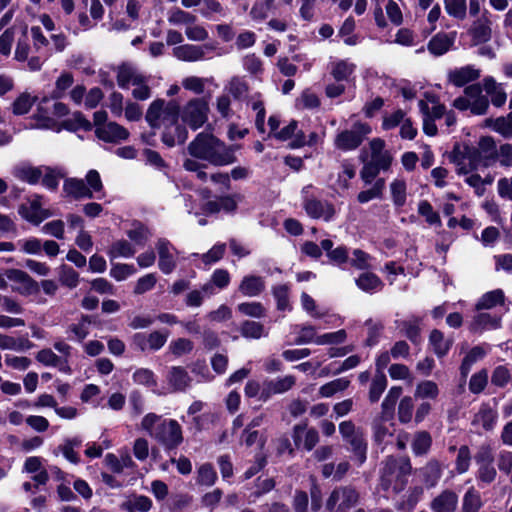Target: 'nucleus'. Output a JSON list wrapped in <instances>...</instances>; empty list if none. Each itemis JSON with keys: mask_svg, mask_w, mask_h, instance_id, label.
I'll return each instance as SVG.
<instances>
[{"mask_svg": "<svg viewBox=\"0 0 512 512\" xmlns=\"http://www.w3.org/2000/svg\"><path fill=\"white\" fill-rule=\"evenodd\" d=\"M356 285L364 292H373L383 286L382 280L375 273L365 272L356 279Z\"/></svg>", "mask_w": 512, "mask_h": 512, "instance_id": "nucleus-35", "label": "nucleus"}, {"mask_svg": "<svg viewBox=\"0 0 512 512\" xmlns=\"http://www.w3.org/2000/svg\"><path fill=\"white\" fill-rule=\"evenodd\" d=\"M449 81L456 87H463L468 83L477 80L480 77V72L472 66H464L456 68L449 72Z\"/></svg>", "mask_w": 512, "mask_h": 512, "instance_id": "nucleus-22", "label": "nucleus"}, {"mask_svg": "<svg viewBox=\"0 0 512 512\" xmlns=\"http://www.w3.org/2000/svg\"><path fill=\"white\" fill-rule=\"evenodd\" d=\"M488 383V373L485 369L472 375L469 381V390L473 394H480Z\"/></svg>", "mask_w": 512, "mask_h": 512, "instance_id": "nucleus-64", "label": "nucleus"}, {"mask_svg": "<svg viewBox=\"0 0 512 512\" xmlns=\"http://www.w3.org/2000/svg\"><path fill=\"white\" fill-rule=\"evenodd\" d=\"M265 289V282L261 276L248 275L243 277L239 291L244 296L255 297L260 295Z\"/></svg>", "mask_w": 512, "mask_h": 512, "instance_id": "nucleus-25", "label": "nucleus"}, {"mask_svg": "<svg viewBox=\"0 0 512 512\" xmlns=\"http://www.w3.org/2000/svg\"><path fill=\"white\" fill-rule=\"evenodd\" d=\"M37 359L47 365L58 368L62 372H68L69 366L65 354H37Z\"/></svg>", "mask_w": 512, "mask_h": 512, "instance_id": "nucleus-44", "label": "nucleus"}, {"mask_svg": "<svg viewBox=\"0 0 512 512\" xmlns=\"http://www.w3.org/2000/svg\"><path fill=\"white\" fill-rule=\"evenodd\" d=\"M5 276L13 282L21 284V286L13 287V291L23 296L36 295L40 291V286L27 272L20 269H7Z\"/></svg>", "mask_w": 512, "mask_h": 512, "instance_id": "nucleus-8", "label": "nucleus"}, {"mask_svg": "<svg viewBox=\"0 0 512 512\" xmlns=\"http://www.w3.org/2000/svg\"><path fill=\"white\" fill-rule=\"evenodd\" d=\"M240 313L254 318L265 316V308L260 302H243L237 306Z\"/></svg>", "mask_w": 512, "mask_h": 512, "instance_id": "nucleus-60", "label": "nucleus"}, {"mask_svg": "<svg viewBox=\"0 0 512 512\" xmlns=\"http://www.w3.org/2000/svg\"><path fill=\"white\" fill-rule=\"evenodd\" d=\"M134 253L135 250L132 247V245L127 240L124 239L114 242L108 251V255L111 258H116L119 256L128 258L132 257Z\"/></svg>", "mask_w": 512, "mask_h": 512, "instance_id": "nucleus-52", "label": "nucleus"}, {"mask_svg": "<svg viewBox=\"0 0 512 512\" xmlns=\"http://www.w3.org/2000/svg\"><path fill=\"white\" fill-rule=\"evenodd\" d=\"M217 479L216 471L210 463L202 464L197 470V483L203 486H212Z\"/></svg>", "mask_w": 512, "mask_h": 512, "instance_id": "nucleus-51", "label": "nucleus"}, {"mask_svg": "<svg viewBox=\"0 0 512 512\" xmlns=\"http://www.w3.org/2000/svg\"><path fill=\"white\" fill-rule=\"evenodd\" d=\"M32 344L28 339L14 338L8 335L0 334V349L22 350L31 348Z\"/></svg>", "mask_w": 512, "mask_h": 512, "instance_id": "nucleus-49", "label": "nucleus"}, {"mask_svg": "<svg viewBox=\"0 0 512 512\" xmlns=\"http://www.w3.org/2000/svg\"><path fill=\"white\" fill-rule=\"evenodd\" d=\"M189 381L190 378L184 369L174 367L171 370L169 382L176 390H184L189 385Z\"/></svg>", "mask_w": 512, "mask_h": 512, "instance_id": "nucleus-56", "label": "nucleus"}, {"mask_svg": "<svg viewBox=\"0 0 512 512\" xmlns=\"http://www.w3.org/2000/svg\"><path fill=\"white\" fill-rule=\"evenodd\" d=\"M364 326L367 329V336L364 340L365 348H373L379 342L383 336L384 325L380 321H374L373 319H367L364 323Z\"/></svg>", "mask_w": 512, "mask_h": 512, "instance_id": "nucleus-27", "label": "nucleus"}, {"mask_svg": "<svg viewBox=\"0 0 512 512\" xmlns=\"http://www.w3.org/2000/svg\"><path fill=\"white\" fill-rule=\"evenodd\" d=\"M37 97H31L27 92L21 93L12 103V113L16 116H22L31 110Z\"/></svg>", "mask_w": 512, "mask_h": 512, "instance_id": "nucleus-37", "label": "nucleus"}, {"mask_svg": "<svg viewBox=\"0 0 512 512\" xmlns=\"http://www.w3.org/2000/svg\"><path fill=\"white\" fill-rule=\"evenodd\" d=\"M303 208L309 217L313 219L323 218L326 222L331 221L335 215V207L332 203L322 202L314 197L305 198Z\"/></svg>", "mask_w": 512, "mask_h": 512, "instance_id": "nucleus-11", "label": "nucleus"}, {"mask_svg": "<svg viewBox=\"0 0 512 512\" xmlns=\"http://www.w3.org/2000/svg\"><path fill=\"white\" fill-rule=\"evenodd\" d=\"M361 501L360 492L352 485L335 487L325 502L327 512H350ZM354 512H366L363 508H357Z\"/></svg>", "mask_w": 512, "mask_h": 512, "instance_id": "nucleus-4", "label": "nucleus"}, {"mask_svg": "<svg viewBox=\"0 0 512 512\" xmlns=\"http://www.w3.org/2000/svg\"><path fill=\"white\" fill-rule=\"evenodd\" d=\"M371 132L372 128L368 123L357 121L353 123L351 129H345L337 133L334 146L344 152L356 150Z\"/></svg>", "mask_w": 512, "mask_h": 512, "instance_id": "nucleus-6", "label": "nucleus"}, {"mask_svg": "<svg viewBox=\"0 0 512 512\" xmlns=\"http://www.w3.org/2000/svg\"><path fill=\"white\" fill-rule=\"evenodd\" d=\"M131 225L133 228L126 232L128 238L136 245L144 246L152 236L151 230L140 220H133Z\"/></svg>", "mask_w": 512, "mask_h": 512, "instance_id": "nucleus-26", "label": "nucleus"}, {"mask_svg": "<svg viewBox=\"0 0 512 512\" xmlns=\"http://www.w3.org/2000/svg\"><path fill=\"white\" fill-rule=\"evenodd\" d=\"M422 481L427 488L435 487L442 477V467L438 460L431 459L421 468Z\"/></svg>", "mask_w": 512, "mask_h": 512, "instance_id": "nucleus-24", "label": "nucleus"}, {"mask_svg": "<svg viewBox=\"0 0 512 512\" xmlns=\"http://www.w3.org/2000/svg\"><path fill=\"white\" fill-rule=\"evenodd\" d=\"M498 420V411L495 407H492L489 403H482L477 413H475L472 425L480 426L485 431H492Z\"/></svg>", "mask_w": 512, "mask_h": 512, "instance_id": "nucleus-15", "label": "nucleus"}, {"mask_svg": "<svg viewBox=\"0 0 512 512\" xmlns=\"http://www.w3.org/2000/svg\"><path fill=\"white\" fill-rule=\"evenodd\" d=\"M481 507L480 493L474 487L469 488L462 498L461 512H478Z\"/></svg>", "mask_w": 512, "mask_h": 512, "instance_id": "nucleus-34", "label": "nucleus"}, {"mask_svg": "<svg viewBox=\"0 0 512 512\" xmlns=\"http://www.w3.org/2000/svg\"><path fill=\"white\" fill-rule=\"evenodd\" d=\"M159 256L158 267L163 274H171L176 268V260L170 249H175L166 238H159L156 243Z\"/></svg>", "mask_w": 512, "mask_h": 512, "instance_id": "nucleus-14", "label": "nucleus"}, {"mask_svg": "<svg viewBox=\"0 0 512 512\" xmlns=\"http://www.w3.org/2000/svg\"><path fill=\"white\" fill-rule=\"evenodd\" d=\"M456 32H438L428 42L427 49L434 56H442L454 45Z\"/></svg>", "mask_w": 512, "mask_h": 512, "instance_id": "nucleus-16", "label": "nucleus"}, {"mask_svg": "<svg viewBox=\"0 0 512 512\" xmlns=\"http://www.w3.org/2000/svg\"><path fill=\"white\" fill-rule=\"evenodd\" d=\"M501 325V318L489 313H478L469 324V331L480 334L487 329H497Z\"/></svg>", "mask_w": 512, "mask_h": 512, "instance_id": "nucleus-20", "label": "nucleus"}, {"mask_svg": "<svg viewBox=\"0 0 512 512\" xmlns=\"http://www.w3.org/2000/svg\"><path fill=\"white\" fill-rule=\"evenodd\" d=\"M398 328L416 347L422 342L420 319L415 317L412 320H403L398 325Z\"/></svg>", "mask_w": 512, "mask_h": 512, "instance_id": "nucleus-29", "label": "nucleus"}, {"mask_svg": "<svg viewBox=\"0 0 512 512\" xmlns=\"http://www.w3.org/2000/svg\"><path fill=\"white\" fill-rule=\"evenodd\" d=\"M424 489L421 486L411 487L398 503L397 509L402 512H411L422 499Z\"/></svg>", "mask_w": 512, "mask_h": 512, "instance_id": "nucleus-30", "label": "nucleus"}, {"mask_svg": "<svg viewBox=\"0 0 512 512\" xmlns=\"http://www.w3.org/2000/svg\"><path fill=\"white\" fill-rule=\"evenodd\" d=\"M174 56L179 60L194 62L204 58V51L196 45H180L173 49Z\"/></svg>", "mask_w": 512, "mask_h": 512, "instance_id": "nucleus-28", "label": "nucleus"}, {"mask_svg": "<svg viewBox=\"0 0 512 512\" xmlns=\"http://www.w3.org/2000/svg\"><path fill=\"white\" fill-rule=\"evenodd\" d=\"M165 101L163 99L154 100L148 107L145 119L152 129L160 127V117L163 114Z\"/></svg>", "mask_w": 512, "mask_h": 512, "instance_id": "nucleus-36", "label": "nucleus"}, {"mask_svg": "<svg viewBox=\"0 0 512 512\" xmlns=\"http://www.w3.org/2000/svg\"><path fill=\"white\" fill-rule=\"evenodd\" d=\"M181 114L180 105L176 100H170L163 107V120L169 121L170 126L178 123Z\"/></svg>", "mask_w": 512, "mask_h": 512, "instance_id": "nucleus-63", "label": "nucleus"}, {"mask_svg": "<svg viewBox=\"0 0 512 512\" xmlns=\"http://www.w3.org/2000/svg\"><path fill=\"white\" fill-rule=\"evenodd\" d=\"M457 506L458 495L450 489L443 490L430 503L433 512H455Z\"/></svg>", "mask_w": 512, "mask_h": 512, "instance_id": "nucleus-17", "label": "nucleus"}, {"mask_svg": "<svg viewBox=\"0 0 512 512\" xmlns=\"http://www.w3.org/2000/svg\"><path fill=\"white\" fill-rule=\"evenodd\" d=\"M469 34L476 44H482L490 41L492 37L491 26L474 22L469 29Z\"/></svg>", "mask_w": 512, "mask_h": 512, "instance_id": "nucleus-47", "label": "nucleus"}, {"mask_svg": "<svg viewBox=\"0 0 512 512\" xmlns=\"http://www.w3.org/2000/svg\"><path fill=\"white\" fill-rule=\"evenodd\" d=\"M63 192L66 197H71L75 200L93 198L92 191L87 187L84 180L79 178H66L63 183Z\"/></svg>", "mask_w": 512, "mask_h": 512, "instance_id": "nucleus-19", "label": "nucleus"}, {"mask_svg": "<svg viewBox=\"0 0 512 512\" xmlns=\"http://www.w3.org/2000/svg\"><path fill=\"white\" fill-rule=\"evenodd\" d=\"M486 124H493V130L502 135L504 138L512 137V124L509 122V120H507L506 116H500L494 120L491 118L486 119Z\"/></svg>", "mask_w": 512, "mask_h": 512, "instance_id": "nucleus-55", "label": "nucleus"}, {"mask_svg": "<svg viewBox=\"0 0 512 512\" xmlns=\"http://www.w3.org/2000/svg\"><path fill=\"white\" fill-rule=\"evenodd\" d=\"M146 82V77L136 74L134 68L127 62L117 67V84L121 89H128L129 84L140 85Z\"/></svg>", "mask_w": 512, "mask_h": 512, "instance_id": "nucleus-18", "label": "nucleus"}, {"mask_svg": "<svg viewBox=\"0 0 512 512\" xmlns=\"http://www.w3.org/2000/svg\"><path fill=\"white\" fill-rule=\"evenodd\" d=\"M95 135L106 143H118L129 138V131L117 122L110 121L104 128L95 129Z\"/></svg>", "mask_w": 512, "mask_h": 512, "instance_id": "nucleus-13", "label": "nucleus"}, {"mask_svg": "<svg viewBox=\"0 0 512 512\" xmlns=\"http://www.w3.org/2000/svg\"><path fill=\"white\" fill-rule=\"evenodd\" d=\"M15 176L30 185H37L42 178V170L40 167L26 165L17 168Z\"/></svg>", "mask_w": 512, "mask_h": 512, "instance_id": "nucleus-33", "label": "nucleus"}, {"mask_svg": "<svg viewBox=\"0 0 512 512\" xmlns=\"http://www.w3.org/2000/svg\"><path fill=\"white\" fill-rule=\"evenodd\" d=\"M431 445L432 437L427 431L416 432L411 443L412 451L416 456L426 455Z\"/></svg>", "mask_w": 512, "mask_h": 512, "instance_id": "nucleus-32", "label": "nucleus"}, {"mask_svg": "<svg viewBox=\"0 0 512 512\" xmlns=\"http://www.w3.org/2000/svg\"><path fill=\"white\" fill-rule=\"evenodd\" d=\"M350 381L347 378H337L322 385L319 389L321 397H332L334 394L340 391H344L348 388Z\"/></svg>", "mask_w": 512, "mask_h": 512, "instance_id": "nucleus-43", "label": "nucleus"}, {"mask_svg": "<svg viewBox=\"0 0 512 512\" xmlns=\"http://www.w3.org/2000/svg\"><path fill=\"white\" fill-rule=\"evenodd\" d=\"M339 433L349 445V449L356 457L358 463L362 465L366 461L368 448L363 430L352 421L347 420L339 424Z\"/></svg>", "mask_w": 512, "mask_h": 512, "instance_id": "nucleus-5", "label": "nucleus"}, {"mask_svg": "<svg viewBox=\"0 0 512 512\" xmlns=\"http://www.w3.org/2000/svg\"><path fill=\"white\" fill-rule=\"evenodd\" d=\"M272 294L276 300V306L279 311L291 309L289 304V286L287 284L274 286Z\"/></svg>", "mask_w": 512, "mask_h": 512, "instance_id": "nucleus-50", "label": "nucleus"}, {"mask_svg": "<svg viewBox=\"0 0 512 512\" xmlns=\"http://www.w3.org/2000/svg\"><path fill=\"white\" fill-rule=\"evenodd\" d=\"M505 301V295L502 289H495L482 295L476 304L477 310L491 309L502 305Z\"/></svg>", "mask_w": 512, "mask_h": 512, "instance_id": "nucleus-31", "label": "nucleus"}, {"mask_svg": "<svg viewBox=\"0 0 512 512\" xmlns=\"http://www.w3.org/2000/svg\"><path fill=\"white\" fill-rule=\"evenodd\" d=\"M30 52V44L28 38V27L24 26L22 35L18 38L14 59L18 62H24L28 59Z\"/></svg>", "mask_w": 512, "mask_h": 512, "instance_id": "nucleus-46", "label": "nucleus"}, {"mask_svg": "<svg viewBox=\"0 0 512 512\" xmlns=\"http://www.w3.org/2000/svg\"><path fill=\"white\" fill-rule=\"evenodd\" d=\"M152 506V500L148 496L132 494L120 504V509L125 512H149Z\"/></svg>", "mask_w": 512, "mask_h": 512, "instance_id": "nucleus-21", "label": "nucleus"}, {"mask_svg": "<svg viewBox=\"0 0 512 512\" xmlns=\"http://www.w3.org/2000/svg\"><path fill=\"white\" fill-rule=\"evenodd\" d=\"M208 110V103L203 98H194L184 106L181 119L192 130H197L207 121Z\"/></svg>", "mask_w": 512, "mask_h": 512, "instance_id": "nucleus-7", "label": "nucleus"}, {"mask_svg": "<svg viewBox=\"0 0 512 512\" xmlns=\"http://www.w3.org/2000/svg\"><path fill=\"white\" fill-rule=\"evenodd\" d=\"M59 281L63 286L74 289L79 283V274L71 266L62 264L59 267Z\"/></svg>", "mask_w": 512, "mask_h": 512, "instance_id": "nucleus-42", "label": "nucleus"}, {"mask_svg": "<svg viewBox=\"0 0 512 512\" xmlns=\"http://www.w3.org/2000/svg\"><path fill=\"white\" fill-rule=\"evenodd\" d=\"M476 479L479 483L488 485L491 484L497 476L496 468L493 463L477 465Z\"/></svg>", "mask_w": 512, "mask_h": 512, "instance_id": "nucleus-61", "label": "nucleus"}, {"mask_svg": "<svg viewBox=\"0 0 512 512\" xmlns=\"http://www.w3.org/2000/svg\"><path fill=\"white\" fill-rule=\"evenodd\" d=\"M242 336L245 338L259 339L264 332V325L250 320H245L240 328Z\"/></svg>", "mask_w": 512, "mask_h": 512, "instance_id": "nucleus-57", "label": "nucleus"}, {"mask_svg": "<svg viewBox=\"0 0 512 512\" xmlns=\"http://www.w3.org/2000/svg\"><path fill=\"white\" fill-rule=\"evenodd\" d=\"M439 395L438 385L431 380H424L417 384L414 396L418 399L434 400Z\"/></svg>", "mask_w": 512, "mask_h": 512, "instance_id": "nucleus-40", "label": "nucleus"}, {"mask_svg": "<svg viewBox=\"0 0 512 512\" xmlns=\"http://www.w3.org/2000/svg\"><path fill=\"white\" fill-rule=\"evenodd\" d=\"M391 197L396 207H403L407 199V185L403 179H395L390 184Z\"/></svg>", "mask_w": 512, "mask_h": 512, "instance_id": "nucleus-38", "label": "nucleus"}, {"mask_svg": "<svg viewBox=\"0 0 512 512\" xmlns=\"http://www.w3.org/2000/svg\"><path fill=\"white\" fill-rule=\"evenodd\" d=\"M471 451L467 445H462L457 450V457L455 459V470L458 474L466 473L471 464Z\"/></svg>", "mask_w": 512, "mask_h": 512, "instance_id": "nucleus-48", "label": "nucleus"}, {"mask_svg": "<svg viewBox=\"0 0 512 512\" xmlns=\"http://www.w3.org/2000/svg\"><path fill=\"white\" fill-rule=\"evenodd\" d=\"M418 214L425 218V221L436 227L442 226V221L438 212L434 211L433 206L428 200H421L418 204Z\"/></svg>", "mask_w": 512, "mask_h": 512, "instance_id": "nucleus-39", "label": "nucleus"}, {"mask_svg": "<svg viewBox=\"0 0 512 512\" xmlns=\"http://www.w3.org/2000/svg\"><path fill=\"white\" fill-rule=\"evenodd\" d=\"M444 7L448 15L451 17L464 20L467 15L466 0H444Z\"/></svg>", "mask_w": 512, "mask_h": 512, "instance_id": "nucleus-41", "label": "nucleus"}, {"mask_svg": "<svg viewBox=\"0 0 512 512\" xmlns=\"http://www.w3.org/2000/svg\"><path fill=\"white\" fill-rule=\"evenodd\" d=\"M240 194H228L217 197L216 200H210L203 204L202 210L205 214H217L221 210L225 213H235L238 208V202L241 201Z\"/></svg>", "mask_w": 512, "mask_h": 512, "instance_id": "nucleus-9", "label": "nucleus"}, {"mask_svg": "<svg viewBox=\"0 0 512 512\" xmlns=\"http://www.w3.org/2000/svg\"><path fill=\"white\" fill-rule=\"evenodd\" d=\"M292 438L296 447L303 446L311 451L319 442V433L315 428H308L306 424H297L293 427Z\"/></svg>", "mask_w": 512, "mask_h": 512, "instance_id": "nucleus-12", "label": "nucleus"}, {"mask_svg": "<svg viewBox=\"0 0 512 512\" xmlns=\"http://www.w3.org/2000/svg\"><path fill=\"white\" fill-rule=\"evenodd\" d=\"M135 273L136 268L133 264L114 263L110 269V276L116 281H123Z\"/></svg>", "mask_w": 512, "mask_h": 512, "instance_id": "nucleus-59", "label": "nucleus"}, {"mask_svg": "<svg viewBox=\"0 0 512 512\" xmlns=\"http://www.w3.org/2000/svg\"><path fill=\"white\" fill-rule=\"evenodd\" d=\"M73 118L65 119L61 122L60 127L57 128V132L64 129L68 132L75 133L78 130L89 132L93 129V124L85 117L81 111H75L72 114Z\"/></svg>", "mask_w": 512, "mask_h": 512, "instance_id": "nucleus-23", "label": "nucleus"}, {"mask_svg": "<svg viewBox=\"0 0 512 512\" xmlns=\"http://www.w3.org/2000/svg\"><path fill=\"white\" fill-rule=\"evenodd\" d=\"M414 403L413 399L405 396L400 400L398 406V418L401 423H409L413 418Z\"/></svg>", "mask_w": 512, "mask_h": 512, "instance_id": "nucleus-58", "label": "nucleus"}, {"mask_svg": "<svg viewBox=\"0 0 512 512\" xmlns=\"http://www.w3.org/2000/svg\"><path fill=\"white\" fill-rule=\"evenodd\" d=\"M73 82V75L70 72H63L56 80V87L53 90L51 97L53 99H60L64 92L72 86Z\"/></svg>", "mask_w": 512, "mask_h": 512, "instance_id": "nucleus-54", "label": "nucleus"}, {"mask_svg": "<svg viewBox=\"0 0 512 512\" xmlns=\"http://www.w3.org/2000/svg\"><path fill=\"white\" fill-rule=\"evenodd\" d=\"M187 150L193 158L205 160L214 166H226L237 161L234 146H226L213 134L204 132L189 143Z\"/></svg>", "mask_w": 512, "mask_h": 512, "instance_id": "nucleus-1", "label": "nucleus"}, {"mask_svg": "<svg viewBox=\"0 0 512 512\" xmlns=\"http://www.w3.org/2000/svg\"><path fill=\"white\" fill-rule=\"evenodd\" d=\"M429 344L432 346L434 352H448L452 347V342L444 340V334L438 330L433 329L429 336Z\"/></svg>", "mask_w": 512, "mask_h": 512, "instance_id": "nucleus-53", "label": "nucleus"}, {"mask_svg": "<svg viewBox=\"0 0 512 512\" xmlns=\"http://www.w3.org/2000/svg\"><path fill=\"white\" fill-rule=\"evenodd\" d=\"M412 466L407 458L387 457L380 468L379 486L383 491L402 492L411 474Z\"/></svg>", "mask_w": 512, "mask_h": 512, "instance_id": "nucleus-3", "label": "nucleus"}, {"mask_svg": "<svg viewBox=\"0 0 512 512\" xmlns=\"http://www.w3.org/2000/svg\"><path fill=\"white\" fill-rule=\"evenodd\" d=\"M141 428L166 452L176 450L184 441L181 425L175 419L163 418L162 415L146 414L141 421Z\"/></svg>", "mask_w": 512, "mask_h": 512, "instance_id": "nucleus-2", "label": "nucleus"}, {"mask_svg": "<svg viewBox=\"0 0 512 512\" xmlns=\"http://www.w3.org/2000/svg\"><path fill=\"white\" fill-rule=\"evenodd\" d=\"M296 379L292 375H286L275 379H263L262 402H267L273 395L283 394L292 389Z\"/></svg>", "mask_w": 512, "mask_h": 512, "instance_id": "nucleus-10", "label": "nucleus"}, {"mask_svg": "<svg viewBox=\"0 0 512 512\" xmlns=\"http://www.w3.org/2000/svg\"><path fill=\"white\" fill-rule=\"evenodd\" d=\"M64 175L60 172H57L55 168H52L50 166L45 167V174L41 178L42 179V185L47 188L50 191H56L59 186V180Z\"/></svg>", "mask_w": 512, "mask_h": 512, "instance_id": "nucleus-62", "label": "nucleus"}, {"mask_svg": "<svg viewBox=\"0 0 512 512\" xmlns=\"http://www.w3.org/2000/svg\"><path fill=\"white\" fill-rule=\"evenodd\" d=\"M387 387V378L382 372H378L372 379L369 389V400L377 402Z\"/></svg>", "mask_w": 512, "mask_h": 512, "instance_id": "nucleus-45", "label": "nucleus"}]
</instances>
